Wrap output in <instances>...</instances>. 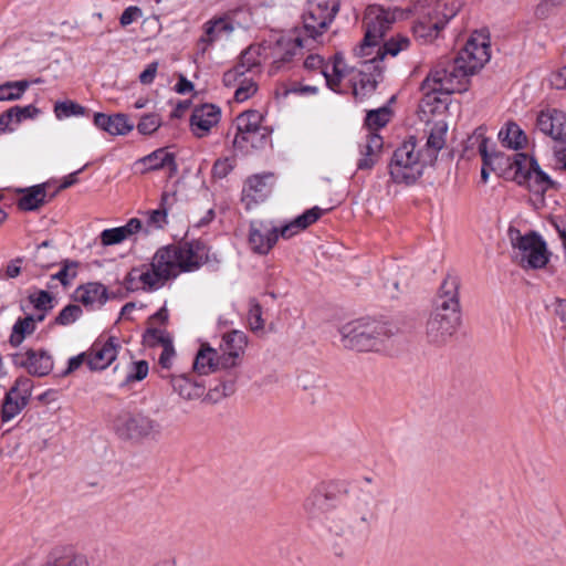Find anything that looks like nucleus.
<instances>
[{"label":"nucleus","instance_id":"60","mask_svg":"<svg viewBox=\"0 0 566 566\" xmlns=\"http://www.w3.org/2000/svg\"><path fill=\"white\" fill-rule=\"evenodd\" d=\"M232 168L233 166L229 158H220L214 163L212 167V174L217 178H224L232 170Z\"/></svg>","mask_w":566,"mask_h":566},{"label":"nucleus","instance_id":"13","mask_svg":"<svg viewBox=\"0 0 566 566\" xmlns=\"http://www.w3.org/2000/svg\"><path fill=\"white\" fill-rule=\"evenodd\" d=\"M304 66L310 71L318 70L329 90L336 93L344 91L343 80L348 74V69L342 53H336L332 61L327 63L324 62L322 56L311 54L305 59Z\"/></svg>","mask_w":566,"mask_h":566},{"label":"nucleus","instance_id":"49","mask_svg":"<svg viewBox=\"0 0 566 566\" xmlns=\"http://www.w3.org/2000/svg\"><path fill=\"white\" fill-rule=\"evenodd\" d=\"M81 315V307L78 305L70 304L60 312L55 318V323L62 326H66L77 321Z\"/></svg>","mask_w":566,"mask_h":566},{"label":"nucleus","instance_id":"3","mask_svg":"<svg viewBox=\"0 0 566 566\" xmlns=\"http://www.w3.org/2000/svg\"><path fill=\"white\" fill-rule=\"evenodd\" d=\"M459 286L457 275L448 274L441 282L424 325V336L429 344H447L461 326Z\"/></svg>","mask_w":566,"mask_h":566},{"label":"nucleus","instance_id":"33","mask_svg":"<svg viewBox=\"0 0 566 566\" xmlns=\"http://www.w3.org/2000/svg\"><path fill=\"white\" fill-rule=\"evenodd\" d=\"M361 158L357 163L358 169H370L377 163L382 149V138L375 132H368L366 139L360 144Z\"/></svg>","mask_w":566,"mask_h":566},{"label":"nucleus","instance_id":"22","mask_svg":"<svg viewBox=\"0 0 566 566\" xmlns=\"http://www.w3.org/2000/svg\"><path fill=\"white\" fill-rule=\"evenodd\" d=\"M375 503L376 500L370 492L360 491L345 505L353 522L359 524L364 532L368 530L374 518Z\"/></svg>","mask_w":566,"mask_h":566},{"label":"nucleus","instance_id":"36","mask_svg":"<svg viewBox=\"0 0 566 566\" xmlns=\"http://www.w3.org/2000/svg\"><path fill=\"white\" fill-rule=\"evenodd\" d=\"M272 179L273 175L270 172L253 175L247 179L243 192L254 200H262L270 190Z\"/></svg>","mask_w":566,"mask_h":566},{"label":"nucleus","instance_id":"43","mask_svg":"<svg viewBox=\"0 0 566 566\" xmlns=\"http://www.w3.org/2000/svg\"><path fill=\"white\" fill-rule=\"evenodd\" d=\"M29 86L27 81L8 82L0 85V101H14L20 98Z\"/></svg>","mask_w":566,"mask_h":566},{"label":"nucleus","instance_id":"11","mask_svg":"<svg viewBox=\"0 0 566 566\" xmlns=\"http://www.w3.org/2000/svg\"><path fill=\"white\" fill-rule=\"evenodd\" d=\"M339 10L338 0H307L302 19L304 30L312 39L322 35Z\"/></svg>","mask_w":566,"mask_h":566},{"label":"nucleus","instance_id":"53","mask_svg":"<svg viewBox=\"0 0 566 566\" xmlns=\"http://www.w3.org/2000/svg\"><path fill=\"white\" fill-rule=\"evenodd\" d=\"M148 363L146 360L135 361L126 376L128 382L140 381L148 375Z\"/></svg>","mask_w":566,"mask_h":566},{"label":"nucleus","instance_id":"35","mask_svg":"<svg viewBox=\"0 0 566 566\" xmlns=\"http://www.w3.org/2000/svg\"><path fill=\"white\" fill-rule=\"evenodd\" d=\"M501 143L511 149H521L527 143L523 129L514 122H507L499 132Z\"/></svg>","mask_w":566,"mask_h":566},{"label":"nucleus","instance_id":"6","mask_svg":"<svg viewBox=\"0 0 566 566\" xmlns=\"http://www.w3.org/2000/svg\"><path fill=\"white\" fill-rule=\"evenodd\" d=\"M340 343L344 348L357 352L379 350L391 331L386 323L358 318L344 324L339 328Z\"/></svg>","mask_w":566,"mask_h":566},{"label":"nucleus","instance_id":"42","mask_svg":"<svg viewBox=\"0 0 566 566\" xmlns=\"http://www.w3.org/2000/svg\"><path fill=\"white\" fill-rule=\"evenodd\" d=\"M390 109L388 107L369 111L365 120L369 132L376 133V130L384 127L390 120Z\"/></svg>","mask_w":566,"mask_h":566},{"label":"nucleus","instance_id":"14","mask_svg":"<svg viewBox=\"0 0 566 566\" xmlns=\"http://www.w3.org/2000/svg\"><path fill=\"white\" fill-rule=\"evenodd\" d=\"M282 238V226L272 220H253L249 226L248 243L260 255H266Z\"/></svg>","mask_w":566,"mask_h":566},{"label":"nucleus","instance_id":"63","mask_svg":"<svg viewBox=\"0 0 566 566\" xmlns=\"http://www.w3.org/2000/svg\"><path fill=\"white\" fill-rule=\"evenodd\" d=\"M158 71V62L149 63L145 70L139 74V82L144 85H149L154 82Z\"/></svg>","mask_w":566,"mask_h":566},{"label":"nucleus","instance_id":"24","mask_svg":"<svg viewBox=\"0 0 566 566\" xmlns=\"http://www.w3.org/2000/svg\"><path fill=\"white\" fill-rule=\"evenodd\" d=\"M192 368L199 375H210L228 370L217 348H213L208 343L201 344L195 356Z\"/></svg>","mask_w":566,"mask_h":566},{"label":"nucleus","instance_id":"37","mask_svg":"<svg viewBox=\"0 0 566 566\" xmlns=\"http://www.w3.org/2000/svg\"><path fill=\"white\" fill-rule=\"evenodd\" d=\"M448 125L443 119L436 120L430 124L427 138V150L431 155H436L446 144V135Z\"/></svg>","mask_w":566,"mask_h":566},{"label":"nucleus","instance_id":"41","mask_svg":"<svg viewBox=\"0 0 566 566\" xmlns=\"http://www.w3.org/2000/svg\"><path fill=\"white\" fill-rule=\"evenodd\" d=\"M237 86L233 98L238 103H243L251 98L258 92V84L253 77H247L243 75L240 77L234 85Z\"/></svg>","mask_w":566,"mask_h":566},{"label":"nucleus","instance_id":"55","mask_svg":"<svg viewBox=\"0 0 566 566\" xmlns=\"http://www.w3.org/2000/svg\"><path fill=\"white\" fill-rule=\"evenodd\" d=\"M143 17V10L137 6L127 7L119 17V24L128 27Z\"/></svg>","mask_w":566,"mask_h":566},{"label":"nucleus","instance_id":"47","mask_svg":"<svg viewBox=\"0 0 566 566\" xmlns=\"http://www.w3.org/2000/svg\"><path fill=\"white\" fill-rule=\"evenodd\" d=\"M54 113L57 119H63L71 116H82L85 114V108L75 102L64 101L55 104Z\"/></svg>","mask_w":566,"mask_h":566},{"label":"nucleus","instance_id":"9","mask_svg":"<svg viewBox=\"0 0 566 566\" xmlns=\"http://www.w3.org/2000/svg\"><path fill=\"white\" fill-rule=\"evenodd\" d=\"M424 166L416 139L410 137L395 149L389 163V175L396 184L410 185L422 176Z\"/></svg>","mask_w":566,"mask_h":566},{"label":"nucleus","instance_id":"38","mask_svg":"<svg viewBox=\"0 0 566 566\" xmlns=\"http://www.w3.org/2000/svg\"><path fill=\"white\" fill-rule=\"evenodd\" d=\"M538 164L525 154L517 153L513 156L510 168L514 171V180L522 185L528 172L533 171Z\"/></svg>","mask_w":566,"mask_h":566},{"label":"nucleus","instance_id":"62","mask_svg":"<svg viewBox=\"0 0 566 566\" xmlns=\"http://www.w3.org/2000/svg\"><path fill=\"white\" fill-rule=\"evenodd\" d=\"M53 368L52 358L45 353L38 350V376H44Z\"/></svg>","mask_w":566,"mask_h":566},{"label":"nucleus","instance_id":"10","mask_svg":"<svg viewBox=\"0 0 566 566\" xmlns=\"http://www.w3.org/2000/svg\"><path fill=\"white\" fill-rule=\"evenodd\" d=\"M263 115L255 109H249L237 117V134L233 138V146L241 151L249 148L262 147L269 136L268 127L262 125Z\"/></svg>","mask_w":566,"mask_h":566},{"label":"nucleus","instance_id":"50","mask_svg":"<svg viewBox=\"0 0 566 566\" xmlns=\"http://www.w3.org/2000/svg\"><path fill=\"white\" fill-rule=\"evenodd\" d=\"M15 191L18 193H23V196L18 201V207L20 210H35V186H31L25 189L17 188Z\"/></svg>","mask_w":566,"mask_h":566},{"label":"nucleus","instance_id":"52","mask_svg":"<svg viewBox=\"0 0 566 566\" xmlns=\"http://www.w3.org/2000/svg\"><path fill=\"white\" fill-rule=\"evenodd\" d=\"M120 237H123V240L126 241L137 234L138 232L143 231L144 224L143 221L138 218H132L127 221L126 224L122 227H117Z\"/></svg>","mask_w":566,"mask_h":566},{"label":"nucleus","instance_id":"28","mask_svg":"<svg viewBox=\"0 0 566 566\" xmlns=\"http://www.w3.org/2000/svg\"><path fill=\"white\" fill-rule=\"evenodd\" d=\"M41 566H90V562L84 554L56 546L46 554Z\"/></svg>","mask_w":566,"mask_h":566},{"label":"nucleus","instance_id":"44","mask_svg":"<svg viewBox=\"0 0 566 566\" xmlns=\"http://www.w3.org/2000/svg\"><path fill=\"white\" fill-rule=\"evenodd\" d=\"M146 224L143 231L149 234L154 230L163 229L167 223V211L165 209H155L145 212Z\"/></svg>","mask_w":566,"mask_h":566},{"label":"nucleus","instance_id":"48","mask_svg":"<svg viewBox=\"0 0 566 566\" xmlns=\"http://www.w3.org/2000/svg\"><path fill=\"white\" fill-rule=\"evenodd\" d=\"M161 125V118L158 114L144 115L137 124V130L143 135L155 133Z\"/></svg>","mask_w":566,"mask_h":566},{"label":"nucleus","instance_id":"2","mask_svg":"<svg viewBox=\"0 0 566 566\" xmlns=\"http://www.w3.org/2000/svg\"><path fill=\"white\" fill-rule=\"evenodd\" d=\"M491 57L490 38L485 31H474L452 63L438 64L421 84L426 95L453 94L467 90L468 77L480 71Z\"/></svg>","mask_w":566,"mask_h":566},{"label":"nucleus","instance_id":"18","mask_svg":"<svg viewBox=\"0 0 566 566\" xmlns=\"http://www.w3.org/2000/svg\"><path fill=\"white\" fill-rule=\"evenodd\" d=\"M247 345L248 337L241 331L234 329L222 335L217 350L228 370L241 364Z\"/></svg>","mask_w":566,"mask_h":566},{"label":"nucleus","instance_id":"4","mask_svg":"<svg viewBox=\"0 0 566 566\" xmlns=\"http://www.w3.org/2000/svg\"><path fill=\"white\" fill-rule=\"evenodd\" d=\"M308 526L331 536L352 541L359 537L364 530L353 522L345 505H336L332 497L319 489L313 490L303 503Z\"/></svg>","mask_w":566,"mask_h":566},{"label":"nucleus","instance_id":"54","mask_svg":"<svg viewBox=\"0 0 566 566\" xmlns=\"http://www.w3.org/2000/svg\"><path fill=\"white\" fill-rule=\"evenodd\" d=\"M563 0H542L535 10V15L539 19H546L554 14Z\"/></svg>","mask_w":566,"mask_h":566},{"label":"nucleus","instance_id":"39","mask_svg":"<svg viewBox=\"0 0 566 566\" xmlns=\"http://www.w3.org/2000/svg\"><path fill=\"white\" fill-rule=\"evenodd\" d=\"M522 185L526 186L534 193H544L553 187L554 182L537 165L533 171L528 172Z\"/></svg>","mask_w":566,"mask_h":566},{"label":"nucleus","instance_id":"25","mask_svg":"<svg viewBox=\"0 0 566 566\" xmlns=\"http://www.w3.org/2000/svg\"><path fill=\"white\" fill-rule=\"evenodd\" d=\"M135 167L140 174L165 168L168 169L171 174L177 171L175 155L167 148L156 149L149 155L138 159L135 163Z\"/></svg>","mask_w":566,"mask_h":566},{"label":"nucleus","instance_id":"27","mask_svg":"<svg viewBox=\"0 0 566 566\" xmlns=\"http://www.w3.org/2000/svg\"><path fill=\"white\" fill-rule=\"evenodd\" d=\"M413 11L421 17V19L417 21L412 28L413 35L416 39L421 40L423 43L432 42L438 38L440 31L444 28L443 23L439 21L438 17H434L431 13V10H417L415 4Z\"/></svg>","mask_w":566,"mask_h":566},{"label":"nucleus","instance_id":"34","mask_svg":"<svg viewBox=\"0 0 566 566\" xmlns=\"http://www.w3.org/2000/svg\"><path fill=\"white\" fill-rule=\"evenodd\" d=\"M467 148L473 149L476 147V151L481 155L483 159V166L481 169V178L483 182H486L489 179V166L491 163V155L488 151L489 147V138L484 135V129L482 127L474 130V133L468 138Z\"/></svg>","mask_w":566,"mask_h":566},{"label":"nucleus","instance_id":"23","mask_svg":"<svg viewBox=\"0 0 566 566\" xmlns=\"http://www.w3.org/2000/svg\"><path fill=\"white\" fill-rule=\"evenodd\" d=\"M302 40L298 36L282 35L272 48V70L276 72L285 63L292 61L302 50Z\"/></svg>","mask_w":566,"mask_h":566},{"label":"nucleus","instance_id":"16","mask_svg":"<svg viewBox=\"0 0 566 566\" xmlns=\"http://www.w3.org/2000/svg\"><path fill=\"white\" fill-rule=\"evenodd\" d=\"M235 30L234 22L229 15H218L202 24V34L198 40L199 50L205 53L216 43L227 41Z\"/></svg>","mask_w":566,"mask_h":566},{"label":"nucleus","instance_id":"1","mask_svg":"<svg viewBox=\"0 0 566 566\" xmlns=\"http://www.w3.org/2000/svg\"><path fill=\"white\" fill-rule=\"evenodd\" d=\"M209 250L200 241L167 245L157 250L149 263L133 268L125 277L128 291L154 292L182 272L198 270L208 261Z\"/></svg>","mask_w":566,"mask_h":566},{"label":"nucleus","instance_id":"64","mask_svg":"<svg viewBox=\"0 0 566 566\" xmlns=\"http://www.w3.org/2000/svg\"><path fill=\"white\" fill-rule=\"evenodd\" d=\"M21 272L20 260L11 261L4 270H0V279H14Z\"/></svg>","mask_w":566,"mask_h":566},{"label":"nucleus","instance_id":"56","mask_svg":"<svg viewBox=\"0 0 566 566\" xmlns=\"http://www.w3.org/2000/svg\"><path fill=\"white\" fill-rule=\"evenodd\" d=\"M9 112L13 113V124L18 125L25 119H31L35 114V106L28 105L24 107L14 106L9 109Z\"/></svg>","mask_w":566,"mask_h":566},{"label":"nucleus","instance_id":"8","mask_svg":"<svg viewBox=\"0 0 566 566\" xmlns=\"http://www.w3.org/2000/svg\"><path fill=\"white\" fill-rule=\"evenodd\" d=\"M507 234L513 256L523 269L541 270L547 265L551 252L539 233L530 231L522 234L518 229L510 227Z\"/></svg>","mask_w":566,"mask_h":566},{"label":"nucleus","instance_id":"32","mask_svg":"<svg viewBox=\"0 0 566 566\" xmlns=\"http://www.w3.org/2000/svg\"><path fill=\"white\" fill-rule=\"evenodd\" d=\"M327 210L317 206L306 210L290 222L282 224V239L287 240L315 223Z\"/></svg>","mask_w":566,"mask_h":566},{"label":"nucleus","instance_id":"45","mask_svg":"<svg viewBox=\"0 0 566 566\" xmlns=\"http://www.w3.org/2000/svg\"><path fill=\"white\" fill-rule=\"evenodd\" d=\"M171 342V336L166 329L153 327L148 328L144 334V343L149 347H164Z\"/></svg>","mask_w":566,"mask_h":566},{"label":"nucleus","instance_id":"40","mask_svg":"<svg viewBox=\"0 0 566 566\" xmlns=\"http://www.w3.org/2000/svg\"><path fill=\"white\" fill-rule=\"evenodd\" d=\"M34 331V319L32 315H27L24 318H19L13 325L10 343L13 346H19L28 335Z\"/></svg>","mask_w":566,"mask_h":566},{"label":"nucleus","instance_id":"15","mask_svg":"<svg viewBox=\"0 0 566 566\" xmlns=\"http://www.w3.org/2000/svg\"><path fill=\"white\" fill-rule=\"evenodd\" d=\"M266 56V48L261 44H253L247 48L240 55L239 62L223 74V84L232 87L245 73H253L258 70Z\"/></svg>","mask_w":566,"mask_h":566},{"label":"nucleus","instance_id":"61","mask_svg":"<svg viewBox=\"0 0 566 566\" xmlns=\"http://www.w3.org/2000/svg\"><path fill=\"white\" fill-rule=\"evenodd\" d=\"M76 276V264H65L55 275L63 285H67Z\"/></svg>","mask_w":566,"mask_h":566},{"label":"nucleus","instance_id":"19","mask_svg":"<svg viewBox=\"0 0 566 566\" xmlns=\"http://www.w3.org/2000/svg\"><path fill=\"white\" fill-rule=\"evenodd\" d=\"M33 389V381L30 378H19L15 386L7 394L2 403V420L13 419L27 406Z\"/></svg>","mask_w":566,"mask_h":566},{"label":"nucleus","instance_id":"20","mask_svg":"<svg viewBox=\"0 0 566 566\" xmlns=\"http://www.w3.org/2000/svg\"><path fill=\"white\" fill-rule=\"evenodd\" d=\"M536 128L554 142L566 144V114L556 108L543 109L536 118Z\"/></svg>","mask_w":566,"mask_h":566},{"label":"nucleus","instance_id":"12","mask_svg":"<svg viewBox=\"0 0 566 566\" xmlns=\"http://www.w3.org/2000/svg\"><path fill=\"white\" fill-rule=\"evenodd\" d=\"M112 428L124 439L154 437L160 432V424L156 420L142 413L134 415L128 411L117 413L112 421Z\"/></svg>","mask_w":566,"mask_h":566},{"label":"nucleus","instance_id":"17","mask_svg":"<svg viewBox=\"0 0 566 566\" xmlns=\"http://www.w3.org/2000/svg\"><path fill=\"white\" fill-rule=\"evenodd\" d=\"M119 348L117 337L101 335L86 350L88 368L94 371L106 369L116 359Z\"/></svg>","mask_w":566,"mask_h":566},{"label":"nucleus","instance_id":"31","mask_svg":"<svg viewBox=\"0 0 566 566\" xmlns=\"http://www.w3.org/2000/svg\"><path fill=\"white\" fill-rule=\"evenodd\" d=\"M461 7L460 0H418L416 2L417 10H431V13L439 18L443 27L459 12Z\"/></svg>","mask_w":566,"mask_h":566},{"label":"nucleus","instance_id":"26","mask_svg":"<svg viewBox=\"0 0 566 566\" xmlns=\"http://www.w3.org/2000/svg\"><path fill=\"white\" fill-rule=\"evenodd\" d=\"M73 297L75 302L83 304L90 310L102 307L108 300V291L105 285L98 282H90L78 286Z\"/></svg>","mask_w":566,"mask_h":566},{"label":"nucleus","instance_id":"58","mask_svg":"<svg viewBox=\"0 0 566 566\" xmlns=\"http://www.w3.org/2000/svg\"><path fill=\"white\" fill-rule=\"evenodd\" d=\"M57 187L59 185L56 180H50L41 185H38V207L51 200L52 198H50V195L54 190V188Z\"/></svg>","mask_w":566,"mask_h":566},{"label":"nucleus","instance_id":"51","mask_svg":"<svg viewBox=\"0 0 566 566\" xmlns=\"http://www.w3.org/2000/svg\"><path fill=\"white\" fill-rule=\"evenodd\" d=\"M15 366L25 368L29 374L35 373V354L30 349L25 353H18L13 357Z\"/></svg>","mask_w":566,"mask_h":566},{"label":"nucleus","instance_id":"29","mask_svg":"<svg viewBox=\"0 0 566 566\" xmlns=\"http://www.w3.org/2000/svg\"><path fill=\"white\" fill-rule=\"evenodd\" d=\"M163 378H169L170 385L185 400H196L203 396L205 385L191 379L186 374L180 375H161Z\"/></svg>","mask_w":566,"mask_h":566},{"label":"nucleus","instance_id":"59","mask_svg":"<svg viewBox=\"0 0 566 566\" xmlns=\"http://www.w3.org/2000/svg\"><path fill=\"white\" fill-rule=\"evenodd\" d=\"M175 354L176 353L172 342L161 347V353L159 355L158 363L163 369L169 370L171 368Z\"/></svg>","mask_w":566,"mask_h":566},{"label":"nucleus","instance_id":"7","mask_svg":"<svg viewBox=\"0 0 566 566\" xmlns=\"http://www.w3.org/2000/svg\"><path fill=\"white\" fill-rule=\"evenodd\" d=\"M403 11L398 8H385L379 4H369L364 12L363 28L365 35L354 49L355 57H368L384 39L386 32L400 18Z\"/></svg>","mask_w":566,"mask_h":566},{"label":"nucleus","instance_id":"30","mask_svg":"<svg viewBox=\"0 0 566 566\" xmlns=\"http://www.w3.org/2000/svg\"><path fill=\"white\" fill-rule=\"evenodd\" d=\"M94 124L113 136L126 135L134 128V124L129 120L128 116L122 113L114 115L96 113L94 115Z\"/></svg>","mask_w":566,"mask_h":566},{"label":"nucleus","instance_id":"21","mask_svg":"<svg viewBox=\"0 0 566 566\" xmlns=\"http://www.w3.org/2000/svg\"><path fill=\"white\" fill-rule=\"evenodd\" d=\"M221 119V108L214 104H201L192 109L190 116V130L202 138L210 134Z\"/></svg>","mask_w":566,"mask_h":566},{"label":"nucleus","instance_id":"57","mask_svg":"<svg viewBox=\"0 0 566 566\" xmlns=\"http://www.w3.org/2000/svg\"><path fill=\"white\" fill-rule=\"evenodd\" d=\"M99 238H101L102 244L105 247L119 244V243L124 242L123 237H120V233H119L117 227L103 230L101 232Z\"/></svg>","mask_w":566,"mask_h":566},{"label":"nucleus","instance_id":"5","mask_svg":"<svg viewBox=\"0 0 566 566\" xmlns=\"http://www.w3.org/2000/svg\"><path fill=\"white\" fill-rule=\"evenodd\" d=\"M409 46L410 39L406 35L397 34L382 45L379 43L373 55L358 57L360 61L358 62L357 71L352 70L349 78L354 96L357 99H363L371 94L376 90L377 84L382 80L385 71L382 61L385 56H397L400 52L408 50Z\"/></svg>","mask_w":566,"mask_h":566},{"label":"nucleus","instance_id":"46","mask_svg":"<svg viewBox=\"0 0 566 566\" xmlns=\"http://www.w3.org/2000/svg\"><path fill=\"white\" fill-rule=\"evenodd\" d=\"M248 323L252 332H263L265 327V321L263 318V312L261 305L252 300L249 303Z\"/></svg>","mask_w":566,"mask_h":566}]
</instances>
